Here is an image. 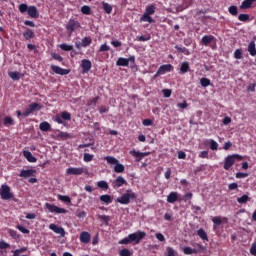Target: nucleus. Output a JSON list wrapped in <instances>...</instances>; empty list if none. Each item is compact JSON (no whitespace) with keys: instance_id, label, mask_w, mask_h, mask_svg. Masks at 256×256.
Wrapping results in <instances>:
<instances>
[{"instance_id":"obj_27","label":"nucleus","mask_w":256,"mask_h":256,"mask_svg":"<svg viewBox=\"0 0 256 256\" xmlns=\"http://www.w3.org/2000/svg\"><path fill=\"white\" fill-rule=\"evenodd\" d=\"M81 43L82 47H89L91 43H93V38H91V36H85L84 38H82Z\"/></svg>"},{"instance_id":"obj_31","label":"nucleus","mask_w":256,"mask_h":256,"mask_svg":"<svg viewBox=\"0 0 256 256\" xmlns=\"http://www.w3.org/2000/svg\"><path fill=\"white\" fill-rule=\"evenodd\" d=\"M256 0H244L242 2V9H251L253 7V3H255Z\"/></svg>"},{"instance_id":"obj_56","label":"nucleus","mask_w":256,"mask_h":256,"mask_svg":"<svg viewBox=\"0 0 256 256\" xmlns=\"http://www.w3.org/2000/svg\"><path fill=\"white\" fill-rule=\"evenodd\" d=\"M111 47L107 44H102L99 48V53H104L105 51H110Z\"/></svg>"},{"instance_id":"obj_55","label":"nucleus","mask_w":256,"mask_h":256,"mask_svg":"<svg viewBox=\"0 0 256 256\" xmlns=\"http://www.w3.org/2000/svg\"><path fill=\"white\" fill-rule=\"evenodd\" d=\"M93 154H89V153H85L84 154V161H85V163H89V162H91V161H93Z\"/></svg>"},{"instance_id":"obj_15","label":"nucleus","mask_w":256,"mask_h":256,"mask_svg":"<svg viewBox=\"0 0 256 256\" xmlns=\"http://www.w3.org/2000/svg\"><path fill=\"white\" fill-rule=\"evenodd\" d=\"M66 173L67 175H83V173H85V169L70 167L66 170Z\"/></svg>"},{"instance_id":"obj_38","label":"nucleus","mask_w":256,"mask_h":256,"mask_svg":"<svg viewBox=\"0 0 256 256\" xmlns=\"http://www.w3.org/2000/svg\"><path fill=\"white\" fill-rule=\"evenodd\" d=\"M183 253L184 255H193V254H197L198 251L196 249H192L191 247H184Z\"/></svg>"},{"instance_id":"obj_16","label":"nucleus","mask_w":256,"mask_h":256,"mask_svg":"<svg viewBox=\"0 0 256 256\" xmlns=\"http://www.w3.org/2000/svg\"><path fill=\"white\" fill-rule=\"evenodd\" d=\"M213 41H215V36L213 35H204L201 39V43L205 45V47H209Z\"/></svg>"},{"instance_id":"obj_2","label":"nucleus","mask_w":256,"mask_h":256,"mask_svg":"<svg viewBox=\"0 0 256 256\" xmlns=\"http://www.w3.org/2000/svg\"><path fill=\"white\" fill-rule=\"evenodd\" d=\"M18 9L20 13H27L32 19L39 18V11L36 6H28L27 4L22 3L19 5Z\"/></svg>"},{"instance_id":"obj_28","label":"nucleus","mask_w":256,"mask_h":256,"mask_svg":"<svg viewBox=\"0 0 256 256\" xmlns=\"http://www.w3.org/2000/svg\"><path fill=\"white\" fill-rule=\"evenodd\" d=\"M248 53L251 55V57H255L256 55V47H255V41H251L248 45Z\"/></svg>"},{"instance_id":"obj_53","label":"nucleus","mask_w":256,"mask_h":256,"mask_svg":"<svg viewBox=\"0 0 256 256\" xmlns=\"http://www.w3.org/2000/svg\"><path fill=\"white\" fill-rule=\"evenodd\" d=\"M239 21H242L243 23H247L249 21V14H240L238 16Z\"/></svg>"},{"instance_id":"obj_5","label":"nucleus","mask_w":256,"mask_h":256,"mask_svg":"<svg viewBox=\"0 0 256 256\" xmlns=\"http://www.w3.org/2000/svg\"><path fill=\"white\" fill-rule=\"evenodd\" d=\"M0 196L3 201H9V199H13V193H11V187L9 185L4 184L0 187Z\"/></svg>"},{"instance_id":"obj_19","label":"nucleus","mask_w":256,"mask_h":256,"mask_svg":"<svg viewBox=\"0 0 256 256\" xmlns=\"http://www.w3.org/2000/svg\"><path fill=\"white\" fill-rule=\"evenodd\" d=\"M179 200V193L177 192H170L167 196V203H177Z\"/></svg>"},{"instance_id":"obj_6","label":"nucleus","mask_w":256,"mask_h":256,"mask_svg":"<svg viewBox=\"0 0 256 256\" xmlns=\"http://www.w3.org/2000/svg\"><path fill=\"white\" fill-rule=\"evenodd\" d=\"M46 209L50 213H57V214H65L68 213L67 209L65 208H59V206H56L55 204L46 203L45 204Z\"/></svg>"},{"instance_id":"obj_45","label":"nucleus","mask_w":256,"mask_h":256,"mask_svg":"<svg viewBox=\"0 0 256 256\" xmlns=\"http://www.w3.org/2000/svg\"><path fill=\"white\" fill-rule=\"evenodd\" d=\"M81 13H83V15H91V7H89L88 5L82 6Z\"/></svg>"},{"instance_id":"obj_34","label":"nucleus","mask_w":256,"mask_h":256,"mask_svg":"<svg viewBox=\"0 0 256 256\" xmlns=\"http://www.w3.org/2000/svg\"><path fill=\"white\" fill-rule=\"evenodd\" d=\"M104 159L109 165H117L119 163V160L113 156H106Z\"/></svg>"},{"instance_id":"obj_64","label":"nucleus","mask_w":256,"mask_h":256,"mask_svg":"<svg viewBox=\"0 0 256 256\" xmlns=\"http://www.w3.org/2000/svg\"><path fill=\"white\" fill-rule=\"evenodd\" d=\"M250 253L253 256H256V243H253L251 248H250Z\"/></svg>"},{"instance_id":"obj_51","label":"nucleus","mask_w":256,"mask_h":256,"mask_svg":"<svg viewBox=\"0 0 256 256\" xmlns=\"http://www.w3.org/2000/svg\"><path fill=\"white\" fill-rule=\"evenodd\" d=\"M98 219L103 221L105 223V225H109V216L107 215H98Z\"/></svg>"},{"instance_id":"obj_7","label":"nucleus","mask_w":256,"mask_h":256,"mask_svg":"<svg viewBox=\"0 0 256 256\" xmlns=\"http://www.w3.org/2000/svg\"><path fill=\"white\" fill-rule=\"evenodd\" d=\"M34 111H41V106L39 105V103L30 104L23 112V117H29V115H31V113H33Z\"/></svg>"},{"instance_id":"obj_39","label":"nucleus","mask_w":256,"mask_h":256,"mask_svg":"<svg viewBox=\"0 0 256 256\" xmlns=\"http://www.w3.org/2000/svg\"><path fill=\"white\" fill-rule=\"evenodd\" d=\"M248 201H251V198L247 194H244L242 197L237 198V202L241 205L247 203Z\"/></svg>"},{"instance_id":"obj_47","label":"nucleus","mask_w":256,"mask_h":256,"mask_svg":"<svg viewBox=\"0 0 256 256\" xmlns=\"http://www.w3.org/2000/svg\"><path fill=\"white\" fill-rule=\"evenodd\" d=\"M60 49H62V51H73V45L63 43L60 44Z\"/></svg>"},{"instance_id":"obj_46","label":"nucleus","mask_w":256,"mask_h":256,"mask_svg":"<svg viewBox=\"0 0 256 256\" xmlns=\"http://www.w3.org/2000/svg\"><path fill=\"white\" fill-rule=\"evenodd\" d=\"M175 49L178 51V53H184V55H189V49L185 47H180L179 45H176Z\"/></svg>"},{"instance_id":"obj_59","label":"nucleus","mask_w":256,"mask_h":256,"mask_svg":"<svg viewBox=\"0 0 256 256\" xmlns=\"http://www.w3.org/2000/svg\"><path fill=\"white\" fill-rule=\"evenodd\" d=\"M17 229H18V231H21V233H24L26 235H29V233H30L29 229H27V228H25V227H23L21 225H18Z\"/></svg>"},{"instance_id":"obj_54","label":"nucleus","mask_w":256,"mask_h":256,"mask_svg":"<svg viewBox=\"0 0 256 256\" xmlns=\"http://www.w3.org/2000/svg\"><path fill=\"white\" fill-rule=\"evenodd\" d=\"M120 256H131V250L124 248L119 251Z\"/></svg>"},{"instance_id":"obj_3","label":"nucleus","mask_w":256,"mask_h":256,"mask_svg":"<svg viewBox=\"0 0 256 256\" xmlns=\"http://www.w3.org/2000/svg\"><path fill=\"white\" fill-rule=\"evenodd\" d=\"M131 199H137V194H135L133 190L129 189L126 193L122 194L121 197L116 199V203H120V205H129V203H131Z\"/></svg>"},{"instance_id":"obj_4","label":"nucleus","mask_w":256,"mask_h":256,"mask_svg":"<svg viewBox=\"0 0 256 256\" xmlns=\"http://www.w3.org/2000/svg\"><path fill=\"white\" fill-rule=\"evenodd\" d=\"M241 161L243 160V156L239 155V154H233V155H229L225 158L224 160V169L225 171H229V169H231L232 165H235V161Z\"/></svg>"},{"instance_id":"obj_41","label":"nucleus","mask_w":256,"mask_h":256,"mask_svg":"<svg viewBox=\"0 0 256 256\" xmlns=\"http://www.w3.org/2000/svg\"><path fill=\"white\" fill-rule=\"evenodd\" d=\"M137 41H141V42L151 41V34L147 33L145 35L138 36Z\"/></svg>"},{"instance_id":"obj_33","label":"nucleus","mask_w":256,"mask_h":256,"mask_svg":"<svg viewBox=\"0 0 256 256\" xmlns=\"http://www.w3.org/2000/svg\"><path fill=\"white\" fill-rule=\"evenodd\" d=\"M97 187L99 189H103V191H107L109 189V184L105 180H101L97 182Z\"/></svg>"},{"instance_id":"obj_32","label":"nucleus","mask_w":256,"mask_h":256,"mask_svg":"<svg viewBox=\"0 0 256 256\" xmlns=\"http://www.w3.org/2000/svg\"><path fill=\"white\" fill-rule=\"evenodd\" d=\"M8 77L13 81H19V79H21V73L10 71L8 72Z\"/></svg>"},{"instance_id":"obj_30","label":"nucleus","mask_w":256,"mask_h":256,"mask_svg":"<svg viewBox=\"0 0 256 256\" xmlns=\"http://www.w3.org/2000/svg\"><path fill=\"white\" fill-rule=\"evenodd\" d=\"M102 8L104 9L105 13H107V15H111L113 12V6L107 2H102Z\"/></svg>"},{"instance_id":"obj_13","label":"nucleus","mask_w":256,"mask_h":256,"mask_svg":"<svg viewBox=\"0 0 256 256\" xmlns=\"http://www.w3.org/2000/svg\"><path fill=\"white\" fill-rule=\"evenodd\" d=\"M49 229L56 233L57 235L65 237V229L63 227H59L56 224H50Z\"/></svg>"},{"instance_id":"obj_9","label":"nucleus","mask_w":256,"mask_h":256,"mask_svg":"<svg viewBox=\"0 0 256 256\" xmlns=\"http://www.w3.org/2000/svg\"><path fill=\"white\" fill-rule=\"evenodd\" d=\"M130 155H132V157H135L136 162L139 163L143 160L144 157H149V155H151V152H138L135 150H131Z\"/></svg>"},{"instance_id":"obj_42","label":"nucleus","mask_w":256,"mask_h":256,"mask_svg":"<svg viewBox=\"0 0 256 256\" xmlns=\"http://www.w3.org/2000/svg\"><path fill=\"white\" fill-rule=\"evenodd\" d=\"M228 12L230 13V15L236 17V15H238L239 13V9L237 8V6L232 5L228 8Z\"/></svg>"},{"instance_id":"obj_37","label":"nucleus","mask_w":256,"mask_h":256,"mask_svg":"<svg viewBox=\"0 0 256 256\" xmlns=\"http://www.w3.org/2000/svg\"><path fill=\"white\" fill-rule=\"evenodd\" d=\"M114 171H115V173H123L125 171V166L118 162L114 166Z\"/></svg>"},{"instance_id":"obj_14","label":"nucleus","mask_w":256,"mask_h":256,"mask_svg":"<svg viewBox=\"0 0 256 256\" xmlns=\"http://www.w3.org/2000/svg\"><path fill=\"white\" fill-rule=\"evenodd\" d=\"M91 67H93V64L89 60L83 59L81 61V68L83 73H89V71H91Z\"/></svg>"},{"instance_id":"obj_49","label":"nucleus","mask_w":256,"mask_h":256,"mask_svg":"<svg viewBox=\"0 0 256 256\" xmlns=\"http://www.w3.org/2000/svg\"><path fill=\"white\" fill-rule=\"evenodd\" d=\"M52 59L55 61H59V63H63V57L55 52L51 53Z\"/></svg>"},{"instance_id":"obj_18","label":"nucleus","mask_w":256,"mask_h":256,"mask_svg":"<svg viewBox=\"0 0 256 256\" xmlns=\"http://www.w3.org/2000/svg\"><path fill=\"white\" fill-rule=\"evenodd\" d=\"M36 171L33 169L21 170L19 177H23V179H29V177H33Z\"/></svg>"},{"instance_id":"obj_20","label":"nucleus","mask_w":256,"mask_h":256,"mask_svg":"<svg viewBox=\"0 0 256 256\" xmlns=\"http://www.w3.org/2000/svg\"><path fill=\"white\" fill-rule=\"evenodd\" d=\"M23 155L29 163H37V158L35 156H33V154L31 152L25 150V151H23Z\"/></svg>"},{"instance_id":"obj_48","label":"nucleus","mask_w":256,"mask_h":256,"mask_svg":"<svg viewBox=\"0 0 256 256\" xmlns=\"http://www.w3.org/2000/svg\"><path fill=\"white\" fill-rule=\"evenodd\" d=\"M60 117H62L64 121H71V113L67 111L62 112Z\"/></svg>"},{"instance_id":"obj_10","label":"nucleus","mask_w":256,"mask_h":256,"mask_svg":"<svg viewBox=\"0 0 256 256\" xmlns=\"http://www.w3.org/2000/svg\"><path fill=\"white\" fill-rule=\"evenodd\" d=\"M124 185H127V180H125V178H123V176H118L112 182L113 189H119V187H123Z\"/></svg>"},{"instance_id":"obj_44","label":"nucleus","mask_w":256,"mask_h":256,"mask_svg":"<svg viewBox=\"0 0 256 256\" xmlns=\"http://www.w3.org/2000/svg\"><path fill=\"white\" fill-rule=\"evenodd\" d=\"M4 125L5 127H9V125H15V121L13 120V118L7 116L4 118Z\"/></svg>"},{"instance_id":"obj_23","label":"nucleus","mask_w":256,"mask_h":256,"mask_svg":"<svg viewBox=\"0 0 256 256\" xmlns=\"http://www.w3.org/2000/svg\"><path fill=\"white\" fill-rule=\"evenodd\" d=\"M197 235L198 237H200V239H202V241H209V236H207V232L205 231V229L200 228L199 230H197Z\"/></svg>"},{"instance_id":"obj_58","label":"nucleus","mask_w":256,"mask_h":256,"mask_svg":"<svg viewBox=\"0 0 256 256\" xmlns=\"http://www.w3.org/2000/svg\"><path fill=\"white\" fill-rule=\"evenodd\" d=\"M142 125H144V127H151V125H153V120H151V119H144L142 121Z\"/></svg>"},{"instance_id":"obj_12","label":"nucleus","mask_w":256,"mask_h":256,"mask_svg":"<svg viewBox=\"0 0 256 256\" xmlns=\"http://www.w3.org/2000/svg\"><path fill=\"white\" fill-rule=\"evenodd\" d=\"M173 71V65L163 64L158 69V75H165V73H171Z\"/></svg>"},{"instance_id":"obj_40","label":"nucleus","mask_w":256,"mask_h":256,"mask_svg":"<svg viewBox=\"0 0 256 256\" xmlns=\"http://www.w3.org/2000/svg\"><path fill=\"white\" fill-rule=\"evenodd\" d=\"M144 13L146 15H154L155 14V5L151 4V5L147 6Z\"/></svg>"},{"instance_id":"obj_62","label":"nucleus","mask_w":256,"mask_h":256,"mask_svg":"<svg viewBox=\"0 0 256 256\" xmlns=\"http://www.w3.org/2000/svg\"><path fill=\"white\" fill-rule=\"evenodd\" d=\"M9 235L11 236L12 239H19V235L15 230H9Z\"/></svg>"},{"instance_id":"obj_11","label":"nucleus","mask_w":256,"mask_h":256,"mask_svg":"<svg viewBox=\"0 0 256 256\" xmlns=\"http://www.w3.org/2000/svg\"><path fill=\"white\" fill-rule=\"evenodd\" d=\"M52 71L54 73H56V75H69V73H71V70L69 69H65V68H61L57 65H51L50 66Z\"/></svg>"},{"instance_id":"obj_36","label":"nucleus","mask_w":256,"mask_h":256,"mask_svg":"<svg viewBox=\"0 0 256 256\" xmlns=\"http://www.w3.org/2000/svg\"><path fill=\"white\" fill-rule=\"evenodd\" d=\"M212 222L214 223V229H217V227L221 226L223 220H221V217L215 216L212 218Z\"/></svg>"},{"instance_id":"obj_43","label":"nucleus","mask_w":256,"mask_h":256,"mask_svg":"<svg viewBox=\"0 0 256 256\" xmlns=\"http://www.w3.org/2000/svg\"><path fill=\"white\" fill-rule=\"evenodd\" d=\"M200 85L201 87H209V85H211V80L208 78H201Z\"/></svg>"},{"instance_id":"obj_1","label":"nucleus","mask_w":256,"mask_h":256,"mask_svg":"<svg viewBox=\"0 0 256 256\" xmlns=\"http://www.w3.org/2000/svg\"><path fill=\"white\" fill-rule=\"evenodd\" d=\"M147 236V233L144 231L138 230L134 233L129 234L127 237L120 240L118 243L119 245H139L142 241V239H145Z\"/></svg>"},{"instance_id":"obj_52","label":"nucleus","mask_w":256,"mask_h":256,"mask_svg":"<svg viewBox=\"0 0 256 256\" xmlns=\"http://www.w3.org/2000/svg\"><path fill=\"white\" fill-rule=\"evenodd\" d=\"M59 201H64V203H71V198L65 195H58Z\"/></svg>"},{"instance_id":"obj_8","label":"nucleus","mask_w":256,"mask_h":256,"mask_svg":"<svg viewBox=\"0 0 256 256\" xmlns=\"http://www.w3.org/2000/svg\"><path fill=\"white\" fill-rule=\"evenodd\" d=\"M67 31L73 33V31H77V29H81V23L76 21L75 19H70L66 25Z\"/></svg>"},{"instance_id":"obj_29","label":"nucleus","mask_w":256,"mask_h":256,"mask_svg":"<svg viewBox=\"0 0 256 256\" xmlns=\"http://www.w3.org/2000/svg\"><path fill=\"white\" fill-rule=\"evenodd\" d=\"M58 138L61 139V141H67L68 139H72L73 136L68 132H60Z\"/></svg>"},{"instance_id":"obj_24","label":"nucleus","mask_w":256,"mask_h":256,"mask_svg":"<svg viewBox=\"0 0 256 256\" xmlns=\"http://www.w3.org/2000/svg\"><path fill=\"white\" fill-rule=\"evenodd\" d=\"M116 65L118 67H129V60L127 58L120 57L118 58Z\"/></svg>"},{"instance_id":"obj_17","label":"nucleus","mask_w":256,"mask_h":256,"mask_svg":"<svg viewBox=\"0 0 256 256\" xmlns=\"http://www.w3.org/2000/svg\"><path fill=\"white\" fill-rule=\"evenodd\" d=\"M80 242L87 244L91 241V234L89 232L83 231L80 233Z\"/></svg>"},{"instance_id":"obj_25","label":"nucleus","mask_w":256,"mask_h":256,"mask_svg":"<svg viewBox=\"0 0 256 256\" xmlns=\"http://www.w3.org/2000/svg\"><path fill=\"white\" fill-rule=\"evenodd\" d=\"M23 37L24 39H26V41H29L31 39L35 38V32H33V30L31 29H27L24 33H23Z\"/></svg>"},{"instance_id":"obj_50","label":"nucleus","mask_w":256,"mask_h":256,"mask_svg":"<svg viewBox=\"0 0 256 256\" xmlns=\"http://www.w3.org/2000/svg\"><path fill=\"white\" fill-rule=\"evenodd\" d=\"M210 149L212 151H217V149H219V144L215 140H210Z\"/></svg>"},{"instance_id":"obj_22","label":"nucleus","mask_w":256,"mask_h":256,"mask_svg":"<svg viewBox=\"0 0 256 256\" xmlns=\"http://www.w3.org/2000/svg\"><path fill=\"white\" fill-rule=\"evenodd\" d=\"M189 69H190V67H189V62L184 61V62H182V63L180 64V73H181L182 75H185V73H189Z\"/></svg>"},{"instance_id":"obj_57","label":"nucleus","mask_w":256,"mask_h":256,"mask_svg":"<svg viewBox=\"0 0 256 256\" xmlns=\"http://www.w3.org/2000/svg\"><path fill=\"white\" fill-rule=\"evenodd\" d=\"M234 58L235 59H243V53L241 52V50H239V49L235 50Z\"/></svg>"},{"instance_id":"obj_60","label":"nucleus","mask_w":256,"mask_h":256,"mask_svg":"<svg viewBox=\"0 0 256 256\" xmlns=\"http://www.w3.org/2000/svg\"><path fill=\"white\" fill-rule=\"evenodd\" d=\"M245 177H249L248 173H243V172H237L236 173V179H245Z\"/></svg>"},{"instance_id":"obj_26","label":"nucleus","mask_w":256,"mask_h":256,"mask_svg":"<svg viewBox=\"0 0 256 256\" xmlns=\"http://www.w3.org/2000/svg\"><path fill=\"white\" fill-rule=\"evenodd\" d=\"M140 22L141 23H155V20L153 19V17H151V15L149 14H143L142 17L140 18Z\"/></svg>"},{"instance_id":"obj_35","label":"nucleus","mask_w":256,"mask_h":256,"mask_svg":"<svg viewBox=\"0 0 256 256\" xmlns=\"http://www.w3.org/2000/svg\"><path fill=\"white\" fill-rule=\"evenodd\" d=\"M39 128L41 131H49L51 129V124H49V122L44 121L42 123H40Z\"/></svg>"},{"instance_id":"obj_21","label":"nucleus","mask_w":256,"mask_h":256,"mask_svg":"<svg viewBox=\"0 0 256 256\" xmlns=\"http://www.w3.org/2000/svg\"><path fill=\"white\" fill-rule=\"evenodd\" d=\"M101 203H105V205H111L113 203V198H111V195L104 194L100 196Z\"/></svg>"},{"instance_id":"obj_61","label":"nucleus","mask_w":256,"mask_h":256,"mask_svg":"<svg viewBox=\"0 0 256 256\" xmlns=\"http://www.w3.org/2000/svg\"><path fill=\"white\" fill-rule=\"evenodd\" d=\"M10 247H11V244L5 241H0V249H9Z\"/></svg>"},{"instance_id":"obj_63","label":"nucleus","mask_w":256,"mask_h":256,"mask_svg":"<svg viewBox=\"0 0 256 256\" xmlns=\"http://www.w3.org/2000/svg\"><path fill=\"white\" fill-rule=\"evenodd\" d=\"M167 256H175V250L172 247H167Z\"/></svg>"}]
</instances>
